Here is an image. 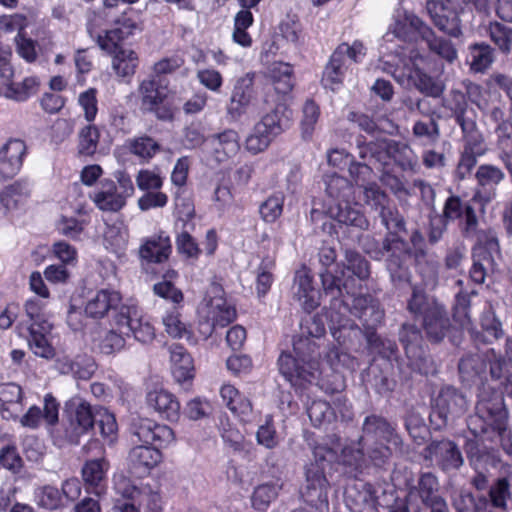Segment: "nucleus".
<instances>
[{
  "label": "nucleus",
  "instance_id": "1",
  "mask_svg": "<svg viewBox=\"0 0 512 512\" xmlns=\"http://www.w3.org/2000/svg\"><path fill=\"white\" fill-rule=\"evenodd\" d=\"M399 438L391 424L377 415L367 416L363 422L362 435L354 449L341 444L340 452L343 464L361 467L367 456L376 465L384 463L392 454L390 444L397 445Z\"/></svg>",
  "mask_w": 512,
  "mask_h": 512
},
{
  "label": "nucleus",
  "instance_id": "2",
  "mask_svg": "<svg viewBox=\"0 0 512 512\" xmlns=\"http://www.w3.org/2000/svg\"><path fill=\"white\" fill-rule=\"evenodd\" d=\"M341 440L338 436L333 435L325 439L323 442L313 447V455L315 464L311 463L306 468V485L302 491L305 500L317 506L318 504L328 505L327 491L328 481L324 475V462L333 463L341 462Z\"/></svg>",
  "mask_w": 512,
  "mask_h": 512
},
{
  "label": "nucleus",
  "instance_id": "3",
  "mask_svg": "<svg viewBox=\"0 0 512 512\" xmlns=\"http://www.w3.org/2000/svg\"><path fill=\"white\" fill-rule=\"evenodd\" d=\"M326 193L335 203L328 206L327 213L341 224L366 230L369 222L365 215L350 205L353 187L342 176L333 174L326 177Z\"/></svg>",
  "mask_w": 512,
  "mask_h": 512
},
{
  "label": "nucleus",
  "instance_id": "4",
  "mask_svg": "<svg viewBox=\"0 0 512 512\" xmlns=\"http://www.w3.org/2000/svg\"><path fill=\"white\" fill-rule=\"evenodd\" d=\"M96 409L80 399H72L66 405V421L54 431V437L60 444H77L81 436L86 434L94 425Z\"/></svg>",
  "mask_w": 512,
  "mask_h": 512
},
{
  "label": "nucleus",
  "instance_id": "5",
  "mask_svg": "<svg viewBox=\"0 0 512 512\" xmlns=\"http://www.w3.org/2000/svg\"><path fill=\"white\" fill-rule=\"evenodd\" d=\"M116 182L110 179L101 181L99 188L90 196L93 203L102 211L117 212L121 210L127 198L134 194L131 177L124 171H116Z\"/></svg>",
  "mask_w": 512,
  "mask_h": 512
},
{
  "label": "nucleus",
  "instance_id": "6",
  "mask_svg": "<svg viewBox=\"0 0 512 512\" xmlns=\"http://www.w3.org/2000/svg\"><path fill=\"white\" fill-rule=\"evenodd\" d=\"M369 276V264L358 253L347 252L346 264L342 267L337 266L335 275L326 273L322 275V283L326 291H333L336 289L342 292V289L347 294H353L354 290L359 286L357 280H364Z\"/></svg>",
  "mask_w": 512,
  "mask_h": 512
},
{
  "label": "nucleus",
  "instance_id": "7",
  "mask_svg": "<svg viewBox=\"0 0 512 512\" xmlns=\"http://www.w3.org/2000/svg\"><path fill=\"white\" fill-rule=\"evenodd\" d=\"M284 107L276 105L269 113L262 116L245 140V148L256 155L265 151L273 139L288 126V119L283 114Z\"/></svg>",
  "mask_w": 512,
  "mask_h": 512
},
{
  "label": "nucleus",
  "instance_id": "8",
  "mask_svg": "<svg viewBox=\"0 0 512 512\" xmlns=\"http://www.w3.org/2000/svg\"><path fill=\"white\" fill-rule=\"evenodd\" d=\"M114 327L126 336L142 343L149 344L156 337V331L150 318L136 305L122 306L113 318Z\"/></svg>",
  "mask_w": 512,
  "mask_h": 512
},
{
  "label": "nucleus",
  "instance_id": "9",
  "mask_svg": "<svg viewBox=\"0 0 512 512\" xmlns=\"http://www.w3.org/2000/svg\"><path fill=\"white\" fill-rule=\"evenodd\" d=\"M201 314L211 323L205 337L210 336L216 327H225L236 318L235 308L228 304L223 289L217 284H212L207 290Z\"/></svg>",
  "mask_w": 512,
  "mask_h": 512
},
{
  "label": "nucleus",
  "instance_id": "10",
  "mask_svg": "<svg viewBox=\"0 0 512 512\" xmlns=\"http://www.w3.org/2000/svg\"><path fill=\"white\" fill-rule=\"evenodd\" d=\"M430 64V59L427 56L413 49L409 53L408 62L404 63L403 75L420 92L438 97L442 93V86L425 72L426 69H429Z\"/></svg>",
  "mask_w": 512,
  "mask_h": 512
},
{
  "label": "nucleus",
  "instance_id": "11",
  "mask_svg": "<svg viewBox=\"0 0 512 512\" xmlns=\"http://www.w3.org/2000/svg\"><path fill=\"white\" fill-rule=\"evenodd\" d=\"M468 403L464 395L454 388L443 389L435 399V405L430 414L431 421L439 420L437 425H446L465 414Z\"/></svg>",
  "mask_w": 512,
  "mask_h": 512
},
{
  "label": "nucleus",
  "instance_id": "12",
  "mask_svg": "<svg viewBox=\"0 0 512 512\" xmlns=\"http://www.w3.org/2000/svg\"><path fill=\"white\" fill-rule=\"evenodd\" d=\"M431 34V28L427 26L418 16L405 10H397L394 16V23L390 26L389 32L384 36L386 42L396 37L404 42H410L419 35L422 39Z\"/></svg>",
  "mask_w": 512,
  "mask_h": 512
},
{
  "label": "nucleus",
  "instance_id": "13",
  "mask_svg": "<svg viewBox=\"0 0 512 512\" xmlns=\"http://www.w3.org/2000/svg\"><path fill=\"white\" fill-rule=\"evenodd\" d=\"M253 80L254 74L247 73L237 81L233 89L227 107V114L233 121H238L242 116L253 114L256 111Z\"/></svg>",
  "mask_w": 512,
  "mask_h": 512
},
{
  "label": "nucleus",
  "instance_id": "14",
  "mask_svg": "<svg viewBox=\"0 0 512 512\" xmlns=\"http://www.w3.org/2000/svg\"><path fill=\"white\" fill-rule=\"evenodd\" d=\"M279 371L293 386L302 387L306 383L319 380L320 375L325 373L318 367H307L301 359L289 352H283L278 359Z\"/></svg>",
  "mask_w": 512,
  "mask_h": 512
},
{
  "label": "nucleus",
  "instance_id": "15",
  "mask_svg": "<svg viewBox=\"0 0 512 512\" xmlns=\"http://www.w3.org/2000/svg\"><path fill=\"white\" fill-rule=\"evenodd\" d=\"M122 304V295L113 289H100L93 293L86 301L84 312L89 318L100 320L108 317L112 312H119Z\"/></svg>",
  "mask_w": 512,
  "mask_h": 512
},
{
  "label": "nucleus",
  "instance_id": "16",
  "mask_svg": "<svg viewBox=\"0 0 512 512\" xmlns=\"http://www.w3.org/2000/svg\"><path fill=\"white\" fill-rule=\"evenodd\" d=\"M138 92L143 111L155 113L161 119L166 117L160 111L161 105L168 99L170 94L167 84L155 78L145 79L140 83Z\"/></svg>",
  "mask_w": 512,
  "mask_h": 512
},
{
  "label": "nucleus",
  "instance_id": "17",
  "mask_svg": "<svg viewBox=\"0 0 512 512\" xmlns=\"http://www.w3.org/2000/svg\"><path fill=\"white\" fill-rule=\"evenodd\" d=\"M133 434L145 445L154 444L159 448H166L176 440L174 431L169 426L156 424L148 419H141L134 424Z\"/></svg>",
  "mask_w": 512,
  "mask_h": 512
},
{
  "label": "nucleus",
  "instance_id": "18",
  "mask_svg": "<svg viewBox=\"0 0 512 512\" xmlns=\"http://www.w3.org/2000/svg\"><path fill=\"white\" fill-rule=\"evenodd\" d=\"M239 134L234 129H225L209 138V158L216 165L226 163L240 150Z\"/></svg>",
  "mask_w": 512,
  "mask_h": 512
},
{
  "label": "nucleus",
  "instance_id": "19",
  "mask_svg": "<svg viewBox=\"0 0 512 512\" xmlns=\"http://www.w3.org/2000/svg\"><path fill=\"white\" fill-rule=\"evenodd\" d=\"M27 154L26 143L18 138L9 139L0 148V177L12 178L20 171Z\"/></svg>",
  "mask_w": 512,
  "mask_h": 512
},
{
  "label": "nucleus",
  "instance_id": "20",
  "mask_svg": "<svg viewBox=\"0 0 512 512\" xmlns=\"http://www.w3.org/2000/svg\"><path fill=\"white\" fill-rule=\"evenodd\" d=\"M128 467L130 472L137 477H144L162 461L159 449L148 445L133 447L128 454Z\"/></svg>",
  "mask_w": 512,
  "mask_h": 512
},
{
  "label": "nucleus",
  "instance_id": "21",
  "mask_svg": "<svg viewBox=\"0 0 512 512\" xmlns=\"http://www.w3.org/2000/svg\"><path fill=\"white\" fill-rule=\"evenodd\" d=\"M292 291L293 298L305 311L311 312L319 306V292L313 285L312 276L305 268L295 273Z\"/></svg>",
  "mask_w": 512,
  "mask_h": 512
},
{
  "label": "nucleus",
  "instance_id": "22",
  "mask_svg": "<svg viewBox=\"0 0 512 512\" xmlns=\"http://www.w3.org/2000/svg\"><path fill=\"white\" fill-rule=\"evenodd\" d=\"M59 403L52 394L44 396L43 412L38 406H31L21 417L20 423L27 428L36 429L39 427L42 419L48 426H54L58 422Z\"/></svg>",
  "mask_w": 512,
  "mask_h": 512
},
{
  "label": "nucleus",
  "instance_id": "23",
  "mask_svg": "<svg viewBox=\"0 0 512 512\" xmlns=\"http://www.w3.org/2000/svg\"><path fill=\"white\" fill-rule=\"evenodd\" d=\"M352 296L351 304L345 300L346 305H351V313L362 320L363 325L374 328L383 318V311L379 309L378 303L369 295Z\"/></svg>",
  "mask_w": 512,
  "mask_h": 512
},
{
  "label": "nucleus",
  "instance_id": "24",
  "mask_svg": "<svg viewBox=\"0 0 512 512\" xmlns=\"http://www.w3.org/2000/svg\"><path fill=\"white\" fill-rule=\"evenodd\" d=\"M429 451L432 459L444 471L456 470L463 465L464 460L459 448L450 440L432 443Z\"/></svg>",
  "mask_w": 512,
  "mask_h": 512
},
{
  "label": "nucleus",
  "instance_id": "25",
  "mask_svg": "<svg viewBox=\"0 0 512 512\" xmlns=\"http://www.w3.org/2000/svg\"><path fill=\"white\" fill-rule=\"evenodd\" d=\"M172 251L171 240L164 232L146 238L139 248V256L148 263H163Z\"/></svg>",
  "mask_w": 512,
  "mask_h": 512
},
{
  "label": "nucleus",
  "instance_id": "26",
  "mask_svg": "<svg viewBox=\"0 0 512 512\" xmlns=\"http://www.w3.org/2000/svg\"><path fill=\"white\" fill-rule=\"evenodd\" d=\"M426 9L433 20L435 26H437L444 33L457 37L461 34L459 21L456 16L450 18L445 11H449L455 14L447 5V0H428L426 3Z\"/></svg>",
  "mask_w": 512,
  "mask_h": 512
},
{
  "label": "nucleus",
  "instance_id": "27",
  "mask_svg": "<svg viewBox=\"0 0 512 512\" xmlns=\"http://www.w3.org/2000/svg\"><path fill=\"white\" fill-rule=\"evenodd\" d=\"M147 404L161 417L175 421L180 415V404L175 396L163 389L150 391L146 397Z\"/></svg>",
  "mask_w": 512,
  "mask_h": 512
},
{
  "label": "nucleus",
  "instance_id": "28",
  "mask_svg": "<svg viewBox=\"0 0 512 512\" xmlns=\"http://www.w3.org/2000/svg\"><path fill=\"white\" fill-rule=\"evenodd\" d=\"M109 462L105 458L87 461L82 468V476L85 484L95 494L104 492L107 481Z\"/></svg>",
  "mask_w": 512,
  "mask_h": 512
},
{
  "label": "nucleus",
  "instance_id": "29",
  "mask_svg": "<svg viewBox=\"0 0 512 512\" xmlns=\"http://www.w3.org/2000/svg\"><path fill=\"white\" fill-rule=\"evenodd\" d=\"M51 330L52 324H50L48 321H43L38 327H35V324L30 325V337L28 344L36 356L44 359L54 358L56 354L55 349L46 337V335L50 333Z\"/></svg>",
  "mask_w": 512,
  "mask_h": 512
},
{
  "label": "nucleus",
  "instance_id": "30",
  "mask_svg": "<svg viewBox=\"0 0 512 512\" xmlns=\"http://www.w3.org/2000/svg\"><path fill=\"white\" fill-rule=\"evenodd\" d=\"M128 241V229L122 220L117 219L111 223H105L103 242L106 249L117 255H122L128 246Z\"/></svg>",
  "mask_w": 512,
  "mask_h": 512
},
{
  "label": "nucleus",
  "instance_id": "31",
  "mask_svg": "<svg viewBox=\"0 0 512 512\" xmlns=\"http://www.w3.org/2000/svg\"><path fill=\"white\" fill-rule=\"evenodd\" d=\"M267 75L277 93L286 95L293 90L295 78L291 64L282 61L273 62L268 68Z\"/></svg>",
  "mask_w": 512,
  "mask_h": 512
},
{
  "label": "nucleus",
  "instance_id": "32",
  "mask_svg": "<svg viewBox=\"0 0 512 512\" xmlns=\"http://www.w3.org/2000/svg\"><path fill=\"white\" fill-rule=\"evenodd\" d=\"M351 361L350 356L341 351L338 347H332L328 350L325 356V367L324 364H319V369L324 370L325 373L320 375L319 379L324 381L325 377L329 376V373H333L335 379V386L332 388L333 391L340 390L343 387V380L339 374V369L344 366H348Z\"/></svg>",
  "mask_w": 512,
  "mask_h": 512
},
{
  "label": "nucleus",
  "instance_id": "33",
  "mask_svg": "<svg viewBox=\"0 0 512 512\" xmlns=\"http://www.w3.org/2000/svg\"><path fill=\"white\" fill-rule=\"evenodd\" d=\"M170 360L172 373L178 382H184L194 377L193 359L183 346L177 344L170 346Z\"/></svg>",
  "mask_w": 512,
  "mask_h": 512
},
{
  "label": "nucleus",
  "instance_id": "34",
  "mask_svg": "<svg viewBox=\"0 0 512 512\" xmlns=\"http://www.w3.org/2000/svg\"><path fill=\"white\" fill-rule=\"evenodd\" d=\"M223 402L229 410L239 417L247 416L252 411V404L238 389L230 384H224L220 389Z\"/></svg>",
  "mask_w": 512,
  "mask_h": 512
},
{
  "label": "nucleus",
  "instance_id": "35",
  "mask_svg": "<svg viewBox=\"0 0 512 512\" xmlns=\"http://www.w3.org/2000/svg\"><path fill=\"white\" fill-rule=\"evenodd\" d=\"M407 308L415 318L421 317L424 320L428 314H438L443 307L434 299L429 298L422 290L414 288Z\"/></svg>",
  "mask_w": 512,
  "mask_h": 512
},
{
  "label": "nucleus",
  "instance_id": "36",
  "mask_svg": "<svg viewBox=\"0 0 512 512\" xmlns=\"http://www.w3.org/2000/svg\"><path fill=\"white\" fill-rule=\"evenodd\" d=\"M464 137V152L474 156H483L486 151L485 140L482 133L477 129L475 120H469L460 125Z\"/></svg>",
  "mask_w": 512,
  "mask_h": 512
},
{
  "label": "nucleus",
  "instance_id": "37",
  "mask_svg": "<svg viewBox=\"0 0 512 512\" xmlns=\"http://www.w3.org/2000/svg\"><path fill=\"white\" fill-rule=\"evenodd\" d=\"M485 31L500 52L512 54V27L493 20L487 24Z\"/></svg>",
  "mask_w": 512,
  "mask_h": 512
},
{
  "label": "nucleus",
  "instance_id": "38",
  "mask_svg": "<svg viewBox=\"0 0 512 512\" xmlns=\"http://www.w3.org/2000/svg\"><path fill=\"white\" fill-rule=\"evenodd\" d=\"M126 146L131 154L144 162L150 161L161 149L159 143L147 135L127 140Z\"/></svg>",
  "mask_w": 512,
  "mask_h": 512
},
{
  "label": "nucleus",
  "instance_id": "39",
  "mask_svg": "<svg viewBox=\"0 0 512 512\" xmlns=\"http://www.w3.org/2000/svg\"><path fill=\"white\" fill-rule=\"evenodd\" d=\"M318 348L319 345L316 341L305 335H300L293 343L294 354L309 368L311 366L319 368V361L317 360L319 355Z\"/></svg>",
  "mask_w": 512,
  "mask_h": 512
},
{
  "label": "nucleus",
  "instance_id": "40",
  "mask_svg": "<svg viewBox=\"0 0 512 512\" xmlns=\"http://www.w3.org/2000/svg\"><path fill=\"white\" fill-rule=\"evenodd\" d=\"M449 326V319L443 308L439 310L438 314H428L423 320V327L427 336L434 342H439L445 337Z\"/></svg>",
  "mask_w": 512,
  "mask_h": 512
},
{
  "label": "nucleus",
  "instance_id": "41",
  "mask_svg": "<svg viewBox=\"0 0 512 512\" xmlns=\"http://www.w3.org/2000/svg\"><path fill=\"white\" fill-rule=\"evenodd\" d=\"M392 145L393 143L386 139L371 141L359 147V155L363 159L369 158L376 162L387 164L390 159Z\"/></svg>",
  "mask_w": 512,
  "mask_h": 512
},
{
  "label": "nucleus",
  "instance_id": "42",
  "mask_svg": "<svg viewBox=\"0 0 512 512\" xmlns=\"http://www.w3.org/2000/svg\"><path fill=\"white\" fill-rule=\"evenodd\" d=\"M282 485L279 483H265L257 486L252 494V506L259 511H266L270 504L278 497Z\"/></svg>",
  "mask_w": 512,
  "mask_h": 512
},
{
  "label": "nucleus",
  "instance_id": "43",
  "mask_svg": "<svg viewBox=\"0 0 512 512\" xmlns=\"http://www.w3.org/2000/svg\"><path fill=\"white\" fill-rule=\"evenodd\" d=\"M470 67L475 72L486 71L494 62V49L486 43H477L470 47Z\"/></svg>",
  "mask_w": 512,
  "mask_h": 512
},
{
  "label": "nucleus",
  "instance_id": "44",
  "mask_svg": "<svg viewBox=\"0 0 512 512\" xmlns=\"http://www.w3.org/2000/svg\"><path fill=\"white\" fill-rule=\"evenodd\" d=\"M472 239L476 241L473 255L493 257V254L499 253V242L492 229L478 231Z\"/></svg>",
  "mask_w": 512,
  "mask_h": 512
},
{
  "label": "nucleus",
  "instance_id": "45",
  "mask_svg": "<svg viewBox=\"0 0 512 512\" xmlns=\"http://www.w3.org/2000/svg\"><path fill=\"white\" fill-rule=\"evenodd\" d=\"M347 68L346 62L336 57V54L333 53L323 72V85L334 90L336 86L343 82Z\"/></svg>",
  "mask_w": 512,
  "mask_h": 512
},
{
  "label": "nucleus",
  "instance_id": "46",
  "mask_svg": "<svg viewBox=\"0 0 512 512\" xmlns=\"http://www.w3.org/2000/svg\"><path fill=\"white\" fill-rule=\"evenodd\" d=\"M137 65V54L131 49H119V51L113 55L112 67L118 76H132L135 73Z\"/></svg>",
  "mask_w": 512,
  "mask_h": 512
},
{
  "label": "nucleus",
  "instance_id": "47",
  "mask_svg": "<svg viewBox=\"0 0 512 512\" xmlns=\"http://www.w3.org/2000/svg\"><path fill=\"white\" fill-rule=\"evenodd\" d=\"M103 439L108 444H113L117 439L118 426L114 414L104 407L96 408V420Z\"/></svg>",
  "mask_w": 512,
  "mask_h": 512
},
{
  "label": "nucleus",
  "instance_id": "48",
  "mask_svg": "<svg viewBox=\"0 0 512 512\" xmlns=\"http://www.w3.org/2000/svg\"><path fill=\"white\" fill-rule=\"evenodd\" d=\"M319 117V106L312 99H307L302 107V118L300 121L301 134L304 139L312 137Z\"/></svg>",
  "mask_w": 512,
  "mask_h": 512
},
{
  "label": "nucleus",
  "instance_id": "49",
  "mask_svg": "<svg viewBox=\"0 0 512 512\" xmlns=\"http://www.w3.org/2000/svg\"><path fill=\"white\" fill-rule=\"evenodd\" d=\"M100 140L99 129L92 124L84 126L78 134V151L85 156H92L98 148Z\"/></svg>",
  "mask_w": 512,
  "mask_h": 512
},
{
  "label": "nucleus",
  "instance_id": "50",
  "mask_svg": "<svg viewBox=\"0 0 512 512\" xmlns=\"http://www.w3.org/2000/svg\"><path fill=\"white\" fill-rule=\"evenodd\" d=\"M307 414L314 426L330 423L335 418V413L329 403L323 400H314L307 407Z\"/></svg>",
  "mask_w": 512,
  "mask_h": 512
},
{
  "label": "nucleus",
  "instance_id": "51",
  "mask_svg": "<svg viewBox=\"0 0 512 512\" xmlns=\"http://www.w3.org/2000/svg\"><path fill=\"white\" fill-rule=\"evenodd\" d=\"M114 489L115 492L121 497L116 499L115 504L118 501H121L123 503H131L137 506L135 502L138 501L143 492V487H136L131 483L129 479L124 476H119L115 479Z\"/></svg>",
  "mask_w": 512,
  "mask_h": 512
},
{
  "label": "nucleus",
  "instance_id": "52",
  "mask_svg": "<svg viewBox=\"0 0 512 512\" xmlns=\"http://www.w3.org/2000/svg\"><path fill=\"white\" fill-rule=\"evenodd\" d=\"M284 196L274 194L268 197L259 208L261 218L267 223H274L282 214Z\"/></svg>",
  "mask_w": 512,
  "mask_h": 512
},
{
  "label": "nucleus",
  "instance_id": "53",
  "mask_svg": "<svg viewBox=\"0 0 512 512\" xmlns=\"http://www.w3.org/2000/svg\"><path fill=\"white\" fill-rule=\"evenodd\" d=\"M475 178L481 187H494L505 178V174L499 167L482 164L477 168Z\"/></svg>",
  "mask_w": 512,
  "mask_h": 512
},
{
  "label": "nucleus",
  "instance_id": "54",
  "mask_svg": "<svg viewBox=\"0 0 512 512\" xmlns=\"http://www.w3.org/2000/svg\"><path fill=\"white\" fill-rule=\"evenodd\" d=\"M390 159H393L403 170H415L417 166L416 155L409 146L404 144L393 142Z\"/></svg>",
  "mask_w": 512,
  "mask_h": 512
},
{
  "label": "nucleus",
  "instance_id": "55",
  "mask_svg": "<svg viewBox=\"0 0 512 512\" xmlns=\"http://www.w3.org/2000/svg\"><path fill=\"white\" fill-rule=\"evenodd\" d=\"M421 333L414 325L404 324L400 332V340L405 347L408 357H417L420 354L418 344L421 341Z\"/></svg>",
  "mask_w": 512,
  "mask_h": 512
},
{
  "label": "nucleus",
  "instance_id": "56",
  "mask_svg": "<svg viewBox=\"0 0 512 512\" xmlns=\"http://www.w3.org/2000/svg\"><path fill=\"white\" fill-rule=\"evenodd\" d=\"M36 503L45 509L54 510L61 506V493L56 487L45 485L35 490Z\"/></svg>",
  "mask_w": 512,
  "mask_h": 512
},
{
  "label": "nucleus",
  "instance_id": "57",
  "mask_svg": "<svg viewBox=\"0 0 512 512\" xmlns=\"http://www.w3.org/2000/svg\"><path fill=\"white\" fill-rule=\"evenodd\" d=\"M23 391L21 386L16 383L0 384V410L5 416V412L9 410L11 404H20L23 400Z\"/></svg>",
  "mask_w": 512,
  "mask_h": 512
},
{
  "label": "nucleus",
  "instance_id": "58",
  "mask_svg": "<svg viewBox=\"0 0 512 512\" xmlns=\"http://www.w3.org/2000/svg\"><path fill=\"white\" fill-rule=\"evenodd\" d=\"M167 334L173 338H183L189 334L187 325L182 321L181 314L173 309L168 311L162 318Z\"/></svg>",
  "mask_w": 512,
  "mask_h": 512
},
{
  "label": "nucleus",
  "instance_id": "59",
  "mask_svg": "<svg viewBox=\"0 0 512 512\" xmlns=\"http://www.w3.org/2000/svg\"><path fill=\"white\" fill-rule=\"evenodd\" d=\"M125 38L122 28H114L106 31L103 35H99L97 43L102 50L114 55L119 49H124L120 46V43Z\"/></svg>",
  "mask_w": 512,
  "mask_h": 512
},
{
  "label": "nucleus",
  "instance_id": "60",
  "mask_svg": "<svg viewBox=\"0 0 512 512\" xmlns=\"http://www.w3.org/2000/svg\"><path fill=\"white\" fill-rule=\"evenodd\" d=\"M426 41L429 49L444 58L445 60L452 62L457 57V52L450 41L436 38L433 31L428 37L423 38Z\"/></svg>",
  "mask_w": 512,
  "mask_h": 512
},
{
  "label": "nucleus",
  "instance_id": "61",
  "mask_svg": "<svg viewBox=\"0 0 512 512\" xmlns=\"http://www.w3.org/2000/svg\"><path fill=\"white\" fill-rule=\"evenodd\" d=\"M333 53L345 62L348 58L354 63H359L366 55V48L361 41L355 40L352 44H340Z\"/></svg>",
  "mask_w": 512,
  "mask_h": 512
},
{
  "label": "nucleus",
  "instance_id": "62",
  "mask_svg": "<svg viewBox=\"0 0 512 512\" xmlns=\"http://www.w3.org/2000/svg\"><path fill=\"white\" fill-rule=\"evenodd\" d=\"M78 104L83 110L84 118L87 122L92 123L98 113L97 90L89 88L79 94Z\"/></svg>",
  "mask_w": 512,
  "mask_h": 512
},
{
  "label": "nucleus",
  "instance_id": "63",
  "mask_svg": "<svg viewBox=\"0 0 512 512\" xmlns=\"http://www.w3.org/2000/svg\"><path fill=\"white\" fill-rule=\"evenodd\" d=\"M14 41L16 52L22 59L28 63H33L37 60L36 41L27 37L26 33H17Z\"/></svg>",
  "mask_w": 512,
  "mask_h": 512
},
{
  "label": "nucleus",
  "instance_id": "64",
  "mask_svg": "<svg viewBox=\"0 0 512 512\" xmlns=\"http://www.w3.org/2000/svg\"><path fill=\"white\" fill-rule=\"evenodd\" d=\"M137 187L142 191L160 190L163 186L161 175L150 169H141L136 175Z\"/></svg>",
  "mask_w": 512,
  "mask_h": 512
}]
</instances>
